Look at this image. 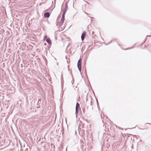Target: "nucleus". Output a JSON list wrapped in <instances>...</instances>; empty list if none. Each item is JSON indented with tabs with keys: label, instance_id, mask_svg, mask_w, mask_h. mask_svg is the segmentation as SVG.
Listing matches in <instances>:
<instances>
[{
	"label": "nucleus",
	"instance_id": "nucleus-1",
	"mask_svg": "<svg viewBox=\"0 0 151 151\" xmlns=\"http://www.w3.org/2000/svg\"><path fill=\"white\" fill-rule=\"evenodd\" d=\"M68 7V6L67 5H65V8L64 9V11L63 12V14L62 15V18L60 20V25H62L64 23V21L65 20V14L66 13V11H67V9H66Z\"/></svg>",
	"mask_w": 151,
	"mask_h": 151
},
{
	"label": "nucleus",
	"instance_id": "nucleus-16",
	"mask_svg": "<svg viewBox=\"0 0 151 151\" xmlns=\"http://www.w3.org/2000/svg\"><path fill=\"white\" fill-rule=\"evenodd\" d=\"M118 45H119V46H120V45L119 44H118Z\"/></svg>",
	"mask_w": 151,
	"mask_h": 151
},
{
	"label": "nucleus",
	"instance_id": "nucleus-5",
	"mask_svg": "<svg viewBox=\"0 0 151 151\" xmlns=\"http://www.w3.org/2000/svg\"><path fill=\"white\" fill-rule=\"evenodd\" d=\"M50 13L49 12H47L45 13L44 14V16L45 18H48L50 17Z\"/></svg>",
	"mask_w": 151,
	"mask_h": 151
},
{
	"label": "nucleus",
	"instance_id": "nucleus-11",
	"mask_svg": "<svg viewBox=\"0 0 151 151\" xmlns=\"http://www.w3.org/2000/svg\"><path fill=\"white\" fill-rule=\"evenodd\" d=\"M112 40H113V42H114L115 41H116V39H114Z\"/></svg>",
	"mask_w": 151,
	"mask_h": 151
},
{
	"label": "nucleus",
	"instance_id": "nucleus-14",
	"mask_svg": "<svg viewBox=\"0 0 151 151\" xmlns=\"http://www.w3.org/2000/svg\"><path fill=\"white\" fill-rule=\"evenodd\" d=\"M45 145L44 146H43L44 148H45Z\"/></svg>",
	"mask_w": 151,
	"mask_h": 151
},
{
	"label": "nucleus",
	"instance_id": "nucleus-9",
	"mask_svg": "<svg viewBox=\"0 0 151 151\" xmlns=\"http://www.w3.org/2000/svg\"><path fill=\"white\" fill-rule=\"evenodd\" d=\"M133 48H134V47H131V48H127V49H124V50H128L131 49Z\"/></svg>",
	"mask_w": 151,
	"mask_h": 151
},
{
	"label": "nucleus",
	"instance_id": "nucleus-18",
	"mask_svg": "<svg viewBox=\"0 0 151 151\" xmlns=\"http://www.w3.org/2000/svg\"><path fill=\"white\" fill-rule=\"evenodd\" d=\"M46 45V43H45V45Z\"/></svg>",
	"mask_w": 151,
	"mask_h": 151
},
{
	"label": "nucleus",
	"instance_id": "nucleus-4",
	"mask_svg": "<svg viewBox=\"0 0 151 151\" xmlns=\"http://www.w3.org/2000/svg\"><path fill=\"white\" fill-rule=\"evenodd\" d=\"M86 35V33L85 32H83V33L81 35V39L82 41H83V40H84L85 38V37Z\"/></svg>",
	"mask_w": 151,
	"mask_h": 151
},
{
	"label": "nucleus",
	"instance_id": "nucleus-10",
	"mask_svg": "<svg viewBox=\"0 0 151 151\" xmlns=\"http://www.w3.org/2000/svg\"><path fill=\"white\" fill-rule=\"evenodd\" d=\"M113 42V40H111L110 42L108 44H106V45H108L109 44L111 43H112Z\"/></svg>",
	"mask_w": 151,
	"mask_h": 151
},
{
	"label": "nucleus",
	"instance_id": "nucleus-17",
	"mask_svg": "<svg viewBox=\"0 0 151 151\" xmlns=\"http://www.w3.org/2000/svg\"><path fill=\"white\" fill-rule=\"evenodd\" d=\"M145 124H149L148 123H146Z\"/></svg>",
	"mask_w": 151,
	"mask_h": 151
},
{
	"label": "nucleus",
	"instance_id": "nucleus-12",
	"mask_svg": "<svg viewBox=\"0 0 151 151\" xmlns=\"http://www.w3.org/2000/svg\"><path fill=\"white\" fill-rule=\"evenodd\" d=\"M151 37V35H147V37Z\"/></svg>",
	"mask_w": 151,
	"mask_h": 151
},
{
	"label": "nucleus",
	"instance_id": "nucleus-2",
	"mask_svg": "<svg viewBox=\"0 0 151 151\" xmlns=\"http://www.w3.org/2000/svg\"><path fill=\"white\" fill-rule=\"evenodd\" d=\"M43 39L44 40H45L49 45H51L52 41L51 40L50 38L48 37L46 35L44 36Z\"/></svg>",
	"mask_w": 151,
	"mask_h": 151
},
{
	"label": "nucleus",
	"instance_id": "nucleus-8",
	"mask_svg": "<svg viewBox=\"0 0 151 151\" xmlns=\"http://www.w3.org/2000/svg\"><path fill=\"white\" fill-rule=\"evenodd\" d=\"M82 110H83V113H84V114H85V109H84V108H83V109H82Z\"/></svg>",
	"mask_w": 151,
	"mask_h": 151
},
{
	"label": "nucleus",
	"instance_id": "nucleus-7",
	"mask_svg": "<svg viewBox=\"0 0 151 151\" xmlns=\"http://www.w3.org/2000/svg\"><path fill=\"white\" fill-rule=\"evenodd\" d=\"M76 109H81V108L80 107V105L77 102L76 103Z\"/></svg>",
	"mask_w": 151,
	"mask_h": 151
},
{
	"label": "nucleus",
	"instance_id": "nucleus-3",
	"mask_svg": "<svg viewBox=\"0 0 151 151\" xmlns=\"http://www.w3.org/2000/svg\"><path fill=\"white\" fill-rule=\"evenodd\" d=\"M77 67L79 70L81 72V59H80L78 61L77 63Z\"/></svg>",
	"mask_w": 151,
	"mask_h": 151
},
{
	"label": "nucleus",
	"instance_id": "nucleus-13",
	"mask_svg": "<svg viewBox=\"0 0 151 151\" xmlns=\"http://www.w3.org/2000/svg\"><path fill=\"white\" fill-rule=\"evenodd\" d=\"M42 143H45L46 142H41Z\"/></svg>",
	"mask_w": 151,
	"mask_h": 151
},
{
	"label": "nucleus",
	"instance_id": "nucleus-15",
	"mask_svg": "<svg viewBox=\"0 0 151 151\" xmlns=\"http://www.w3.org/2000/svg\"><path fill=\"white\" fill-rule=\"evenodd\" d=\"M139 129H141V128H139Z\"/></svg>",
	"mask_w": 151,
	"mask_h": 151
},
{
	"label": "nucleus",
	"instance_id": "nucleus-6",
	"mask_svg": "<svg viewBox=\"0 0 151 151\" xmlns=\"http://www.w3.org/2000/svg\"><path fill=\"white\" fill-rule=\"evenodd\" d=\"M81 110V109H76V113L75 114L76 115V117L77 118L78 116V114L79 112Z\"/></svg>",
	"mask_w": 151,
	"mask_h": 151
}]
</instances>
